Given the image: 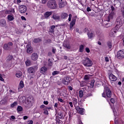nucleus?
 <instances>
[{
    "label": "nucleus",
    "instance_id": "f257e3e1",
    "mask_svg": "<svg viewBox=\"0 0 124 124\" xmlns=\"http://www.w3.org/2000/svg\"><path fill=\"white\" fill-rule=\"evenodd\" d=\"M112 95L111 91L108 87H105V89L104 90V93H102V96L103 97H105L106 98V97H108V98H110Z\"/></svg>",
    "mask_w": 124,
    "mask_h": 124
},
{
    "label": "nucleus",
    "instance_id": "f03ea898",
    "mask_svg": "<svg viewBox=\"0 0 124 124\" xmlns=\"http://www.w3.org/2000/svg\"><path fill=\"white\" fill-rule=\"evenodd\" d=\"M47 6L51 9H56L57 5L55 0H49L47 3Z\"/></svg>",
    "mask_w": 124,
    "mask_h": 124
},
{
    "label": "nucleus",
    "instance_id": "7ed1b4c3",
    "mask_svg": "<svg viewBox=\"0 0 124 124\" xmlns=\"http://www.w3.org/2000/svg\"><path fill=\"white\" fill-rule=\"evenodd\" d=\"M82 63L84 66H92L93 65V62L89 58H86L85 60L82 61Z\"/></svg>",
    "mask_w": 124,
    "mask_h": 124
},
{
    "label": "nucleus",
    "instance_id": "20e7f679",
    "mask_svg": "<svg viewBox=\"0 0 124 124\" xmlns=\"http://www.w3.org/2000/svg\"><path fill=\"white\" fill-rule=\"evenodd\" d=\"M12 47H13V43L11 42H9L7 44H4L3 48L4 50L8 51L9 50H11V49H12Z\"/></svg>",
    "mask_w": 124,
    "mask_h": 124
},
{
    "label": "nucleus",
    "instance_id": "39448f33",
    "mask_svg": "<svg viewBox=\"0 0 124 124\" xmlns=\"http://www.w3.org/2000/svg\"><path fill=\"white\" fill-rule=\"evenodd\" d=\"M117 58L119 60H123V59H124V50H121L118 51Z\"/></svg>",
    "mask_w": 124,
    "mask_h": 124
},
{
    "label": "nucleus",
    "instance_id": "423d86ee",
    "mask_svg": "<svg viewBox=\"0 0 124 124\" xmlns=\"http://www.w3.org/2000/svg\"><path fill=\"white\" fill-rule=\"evenodd\" d=\"M71 81V78L69 77H65L62 79V83H63L64 85H68Z\"/></svg>",
    "mask_w": 124,
    "mask_h": 124
},
{
    "label": "nucleus",
    "instance_id": "0eeeda50",
    "mask_svg": "<svg viewBox=\"0 0 124 124\" xmlns=\"http://www.w3.org/2000/svg\"><path fill=\"white\" fill-rule=\"evenodd\" d=\"M19 11L20 13H25L27 12V6L24 5H21L19 6Z\"/></svg>",
    "mask_w": 124,
    "mask_h": 124
},
{
    "label": "nucleus",
    "instance_id": "6e6552de",
    "mask_svg": "<svg viewBox=\"0 0 124 124\" xmlns=\"http://www.w3.org/2000/svg\"><path fill=\"white\" fill-rule=\"evenodd\" d=\"M76 109L78 114H80V115H84V113H85V109L81 108L79 107H77Z\"/></svg>",
    "mask_w": 124,
    "mask_h": 124
},
{
    "label": "nucleus",
    "instance_id": "1a4fd4ad",
    "mask_svg": "<svg viewBox=\"0 0 124 124\" xmlns=\"http://www.w3.org/2000/svg\"><path fill=\"white\" fill-rule=\"evenodd\" d=\"M77 19V16H74L73 17L72 19V21L70 23V29H72L73 27H74V25H75L76 23V19Z\"/></svg>",
    "mask_w": 124,
    "mask_h": 124
},
{
    "label": "nucleus",
    "instance_id": "9d476101",
    "mask_svg": "<svg viewBox=\"0 0 124 124\" xmlns=\"http://www.w3.org/2000/svg\"><path fill=\"white\" fill-rule=\"evenodd\" d=\"M115 16H116V14H115V12H112L108 16L107 21L109 22L110 20L113 19V17H115Z\"/></svg>",
    "mask_w": 124,
    "mask_h": 124
},
{
    "label": "nucleus",
    "instance_id": "9b49d317",
    "mask_svg": "<svg viewBox=\"0 0 124 124\" xmlns=\"http://www.w3.org/2000/svg\"><path fill=\"white\" fill-rule=\"evenodd\" d=\"M109 79L110 81H117V77L113 74H110L109 76Z\"/></svg>",
    "mask_w": 124,
    "mask_h": 124
},
{
    "label": "nucleus",
    "instance_id": "f8f14e48",
    "mask_svg": "<svg viewBox=\"0 0 124 124\" xmlns=\"http://www.w3.org/2000/svg\"><path fill=\"white\" fill-rule=\"evenodd\" d=\"M66 4V1H62V0H61L60 1H59L60 8H62V7H64Z\"/></svg>",
    "mask_w": 124,
    "mask_h": 124
},
{
    "label": "nucleus",
    "instance_id": "ddd939ff",
    "mask_svg": "<svg viewBox=\"0 0 124 124\" xmlns=\"http://www.w3.org/2000/svg\"><path fill=\"white\" fill-rule=\"evenodd\" d=\"M40 72L42 74H46L47 72V68L45 66L42 67L40 69Z\"/></svg>",
    "mask_w": 124,
    "mask_h": 124
},
{
    "label": "nucleus",
    "instance_id": "4468645a",
    "mask_svg": "<svg viewBox=\"0 0 124 124\" xmlns=\"http://www.w3.org/2000/svg\"><path fill=\"white\" fill-rule=\"evenodd\" d=\"M32 61H36L38 59V55L36 53H33L31 56Z\"/></svg>",
    "mask_w": 124,
    "mask_h": 124
},
{
    "label": "nucleus",
    "instance_id": "2eb2a0df",
    "mask_svg": "<svg viewBox=\"0 0 124 124\" xmlns=\"http://www.w3.org/2000/svg\"><path fill=\"white\" fill-rule=\"evenodd\" d=\"M27 47V53H29V54L32 53V47L31 46V45H28Z\"/></svg>",
    "mask_w": 124,
    "mask_h": 124
},
{
    "label": "nucleus",
    "instance_id": "dca6fc26",
    "mask_svg": "<svg viewBox=\"0 0 124 124\" xmlns=\"http://www.w3.org/2000/svg\"><path fill=\"white\" fill-rule=\"evenodd\" d=\"M28 71L30 74H32V75H34V68H33V67L29 68L28 69Z\"/></svg>",
    "mask_w": 124,
    "mask_h": 124
},
{
    "label": "nucleus",
    "instance_id": "f3484780",
    "mask_svg": "<svg viewBox=\"0 0 124 124\" xmlns=\"http://www.w3.org/2000/svg\"><path fill=\"white\" fill-rule=\"evenodd\" d=\"M63 46L65 47V48H66V49H67L68 50L70 49V46L69 45V43H68V42H64Z\"/></svg>",
    "mask_w": 124,
    "mask_h": 124
},
{
    "label": "nucleus",
    "instance_id": "a211bd4d",
    "mask_svg": "<svg viewBox=\"0 0 124 124\" xmlns=\"http://www.w3.org/2000/svg\"><path fill=\"white\" fill-rule=\"evenodd\" d=\"M0 26L1 27H5L6 26V21L4 19H1L0 21Z\"/></svg>",
    "mask_w": 124,
    "mask_h": 124
},
{
    "label": "nucleus",
    "instance_id": "6ab92c4d",
    "mask_svg": "<svg viewBox=\"0 0 124 124\" xmlns=\"http://www.w3.org/2000/svg\"><path fill=\"white\" fill-rule=\"evenodd\" d=\"M8 21H13L14 20V16L13 15H9L7 16Z\"/></svg>",
    "mask_w": 124,
    "mask_h": 124
},
{
    "label": "nucleus",
    "instance_id": "aec40b11",
    "mask_svg": "<svg viewBox=\"0 0 124 124\" xmlns=\"http://www.w3.org/2000/svg\"><path fill=\"white\" fill-rule=\"evenodd\" d=\"M50 15H52V12H47L44 14L45 18H48Z\"/></svg>",
    "mask_w": 124,
    "mask_h": 124
},
{
    "label": "nucleus",
    "instance_id": "412c9836",
    "mask_svg": "<svg viewBox=\"0 0 124 124\" xmlns=\"http://www.w3.org/2000/svg\"><path fill=\"white\" fill-rule=\"evenodd\" d=\"M56 27H58V25H56V26H54V25H52L50 27V29H49V32H51V33H53L54 32V30H55V28H56Z\"/></svg>",
    "mask_w": 124,
    "mask_h": 124
},
{
    "label": "nucleus",
    "instance_id": "4be33fe9",
    "mask_svg": "<svg viewBox=\"0 0 124 124\" xmlns=\"http://www.w3.org/2000/svg\"><path fill=\"white\" fill-rule=\"evenodd\" d=\"M117 31H118V30H112L111 31V32L110 33V35L111 36H115V33H116Z\"/></svg>",
    "mask_w": 124,
    "mask_h": 124
},
{
    "label": "nucleus",
    "instance_id": "5701e85b",
    "mask_svg": "<svg viewBox=\"0 0 124 124\" xmlns=\"http://www.w3.org/2000/svg\"><path fill=\"white\" fill-rule=\"evenodd\" d=\"M24 88V81L23 80L20 81L18 89H23Z\"/></svg>",
    "mask_w": 124,
    "mask_h": 124
},
{
    "label": "nucleus",
    "instance_id": "b1692460",
    "mask_svg": "<svg viewBox=\"0 0 124 124\" xmlns=\"http://www.w3.org/2000/svg\"><path fill=\"white\" fill-rule=\"evenodd\" d=\"M7 62H11V61H12V59H13V57L12 56V55H9L7 57Z\"/></svg>",
    "mask_w": 124,
    "mask_h": 124
},
{
    "label": "nucleus",
    "instance_id": "393cba45",
    "mask_svg": "<svg viewBox=\"0 0 124 124\" xmlns=\"http://www.w3.org/2000/svg\"><path fill=\"white\" fill-rule=\"evenodd\" d=\"M16 76L17 78H20V77H21V76H22V72H20V71L17 72L16 74Z\"/></svg>",
    "mask_w": 124,
    "mask_h": 124
},
{
    "label": "nucleus",
    "instance_id": "a878e982",
    "mask_svg": "<svg viewBox=\"0 0 124 124\" xmlns=\"http://www.w3.org/2000/svg\"><path fill=\"white\" fill-rule=\"evenodd\" d=\"M61 17L62 19H65V18L68 17V15L65 13H63L62 14Z\"/></svg>",
    "mask_w": 124,
    "mask_h": 124
},
{
    "label": "nucleus",
    "instance_id": "bb28decb",
    "mask_svg": "<svg viewBox=\"0 0 124 124\" xmlns=\"http://www.w3.org/2000/svg\"><path fill=\"white\" fill-rule=\"evenodd\" d=\"M11 12L12 13H14L15 12V11H14V9H12L11 11L7 10L5 11V14H10Z\"/></svg>",
    "mask_w": 124,
    "mask_h": 124
},
{
    "label": "nucleus",
    "instance_id": "cd10ccee",
    "mask_svg": "<svg viewBox=\"0 0 124 124\" xmlns=\"http://www.w3.org/2000/svg\"><path fill=\"white\" fill-rule=\"evenodd\" d=\"M87 34L89 38H93V33L92 32H89Z\"/></svg>",
    "mask_w": 124,
    "mask_h": 124
},
{
    "label": "nucleus",
    "instance_id": "c85d7f7f",
    "mask_svg": "<svg viewBox=\"0 0 124 124\" xmlns=\"http://www.w3.org/2000/svg\"><path fill=\"white\" fill-rule=\"evenodd\" d=\"M85 47V46L81 45H80V46H79V52H83L84 51V47Z\"/></svg>",
    "mask_w": 124,
    "mask_h": 124
},
{
    "label": "nucleus",
    "instance_id": "c756f323",
    "mask_svg": "<svg viewBox=\"0 0 124 124\" xmlns=\"http://www.w3.org/2000/svg\"><path fill=\"white\" fill-rule=\"evenodd\" d=\"M40 41H41V40L40 38L34 39L33 40L34 43H38V42H40Z\"/></svg>",
    "mask_w": 124,
    "mask_h": 124
},
{
    "label": "nucleus",
    "instance_id": "7c9ffc66",
    "mask_svg": "<svg viewBox=\"0 0 124 124\" xmlns=\"http://www.w3.org/2000/svg\"><path fill=\"white\" fill-rule=\"evenodd\" d=\"M24 98H25V97H20L19 99V101L20 103H23V102H24L25 100H24Z\"/></svg>",
    "mask_w": 124,
    "mask_h": 124
},
{
    "label": "nucleus",
    "instance_id": "2f4dec72",
    "mask_svg": "<svg viewBox=\"0 0 124 124\" xmlns=\"http://www.w3.org/2000/svg\"><path fill=\"white\" fill-rule=\"evenodd\" d=\"M52 18L54 19V20H59V19H60V16L54 15L53 16Z\"/></svg>",
    "mask_w": 124,
    "mask_h": 124
},
{
    "label": "nucleus",
    "instance_id": "473e14b6",
    "mask_svg": "<svg viewBox=\"0 0 124 124\" xmlns=\"http://www.w3.org/2000/svg\"><path fill=\"white\" fill-rule=\"evenodd\" d=\"M17 112H21V111H23V108L19 106L17 108Z\"/></svg>",
    "mask_w": 124,
    "mask_h": 124
},
{
    "label": "nucleus",
    "instance_id": "72a5a7b5",
    "mask_svg": "<svg viewBox=\"0 0 124 124\" xmlns=\"http://www.w3.org/2000/svg\"><path fill=\"white\" fill-rule=\"evenodd\" d=\"M18 104L17 103V102H14L13 104H11V107H12V108L15 107V106H17V105Z\"/></svg>",
    "mask_w": 124,
    "mask_h": 124
},
{
    "label": "nucleus",
    "instance_id": "f704fd0d",
    "mask_svg": "<svg viewBox=\"0 0 124 124\" xmlns=\"http://www.w3.org/2000/svg\"><path fill=\"white\" fill-rule=\"evenodd\" d=\"M25 63L27 66H30V65H31V61L27 60L26 61Z\"/></svg>",
    "mask_w": 124,
    "mask_h": 124
},
{
    "label": "nucleus",
    "instance_id": "c9c22d12",
    "mask_svg": "<svg viewBox=\"0 0 124 124\" xmlns=\"http://www.w3.org/2000/svg\"><path fill=\"white\" fill-rule=\"evenodd\" d=\"M59 73H60V72L57 71H54L52 72V75H53V76H55V75H58Z\"/></svg>",
    "mask_w": 124,
    "mask_h": 124
},
{
    "label": "nucleus",
    "instance_id": "e433bc0d",
    "mask_svg": "<svg viewBox=\"0 0 124 124\" xmlns=\"http://www.w3.org/2000/svg\"><path fill=\"white\" fill-rule=\"evenodd\" d=\"M84 94L83 93V90H80L79 91V97H83Z\"/></svg>",
    "mask_w": 124,
    "mask_h": 124
},
{
    "label": "nucleus",
    "instance_id": "4c0bfd02",
    "mask_svg": "<svg viewBox=\"0 0 124 124\" xmlns=\"http://www.w3.org/2000/svg\"><path fill=\"white\" fill-rule=\"evenodd\" d=\"M108 46L111 49L112 48V42H108Z\"/></svg>",
    "mask_w": 124,
    "mask_h": 124
},
{
    "label": "nucleus",
    "instance_id": "58836bf2",
    "mask_svg": "<svg viewBox=\"0 0 124 124\" xmlns=\"http://www.w3.org/2000/svg\"><path fill=\"white\" fill-rule=\"evenodd\" d=\"M28 102H29V104L32 103L33 102V99L32 98H28Z\"/></svg>",
    "mask_w": 124,
    "mask_h": 124
},
{
    "label": "nucleus",
    "instance_id": "ea45409f",
    "mask_svg": "<svg viewBox=\"0 0 124 124\" xmlns=\"http://www.w3.org/2000/svg\"><path fill=\"white\" fill-rule=\"evenodd\" d=\"M4 76V75L0 74V81H4V79L2 78Z\"/></svg>",
    "mask_w": 124,
    "mask_h": 124
},
{
    "label": "nucleus",
    "instance_id": "a19ab883",
    "mask_svg": "<svg viewBox=\"0 0 124 124\" xmlns=\"http://www.w3.org/2000/svg\"><path fill=\"white\" fill-rule=\"evenodd\" d=\"M47 1L48 0H41V2L43 4H45V3H46V2H47Z\"/></svg>",
    "mask_w": 124,
    "mask_h": 124
},
{
    "label": "nucleus",
    "instance_id": "79ce46f5",
    "mask_svg": "<svg viewBox=\"0 0 124 124\" xmlns=\"http://www.w3.org/2000/svg\"><path fill=\"white\" fill-rule=\"evenodd\" d=\"M111 108H112V109L113 110V112L114 113V115H116V114H117V111L115 110V108H113L112 107H111Z\"/></svg>",
    "mask_w": 124,
    "mask_h": 124
},
{
    "label": "nucleus",
    "instance_id": "37998d69",
    "mask_svg": "<svg viewBox=\"0 0 124 124\" xmlns=\"http://www.w3.org/2000/svg\"><path fill=\"white\" fill-rule=\"evenodd\" d=\"M110 101H111V103L114 104V103H115V102H116V100L114 98H111L110 99Z\"/></svg>",
    "mask_w": 124,
    "mask_h": 124
},
{
    "label": "nucleus",
    "instance_id": "c03bdc74",
    "mask_svg": "<svg viewBox=\"0 0 124 124\" xmlns=\"http://www.w3.org/2000/svg\"><path fill=\"white\" fill-rule=\"evenodd\" d=\"M84 79H85V80H89V79H90V76H89L88 75H85V76L84 77Z\"/></svg>",
    "mask_w": 124,
    "mask_h": 124
},
{
    "label": "nucleus",
    "instance_id": "a18cd8bd",
    "mask_svg": "<svg viewBox=\"0 0 124 124\" xmlns=\"http://www.w3.org/2000/svg\"><path fill=\"white\" fill-rule=\"evenodd\" d=\"M72 17V15H71V14H69V18H68L69 22H70L71 21Z\"/></svg>",
    "mask_w": 124,
    "mask_h": 124
},
{
    "label": "nucleus",
    "instance_id": "49530a36",
    "mask_svg": "<svg viewBox=\"0 0 124 124\" xmlns=\"http://www.w3.org/2000/svg\"><path fill=\"white\" fill-rule=\"evenodd\" d=\"M33 124V121L32 120H29L27 122V124Z\"/></svg>",
    "mask_w": 124,
    "mask_h": 124
},
{
    "label": "nucleus",
    "instance_id": "de8ad7c7",
    "mask_svg": "<svg viewBox=\"0 0 124 124\" xmlns=\"http://www.w3.org/2000/svg\"><path fill=\"white\" fill-rule=\"evenodd\" d=\"M85 51H86V52H87V53H90L91 52L90 48H89L88 47H86L85 48Z\"/></svg>",
    "mask_w": 124,
    "mask_h": 124
},
{
    "label": "nucleus",
    "instance_id": "09e8293b",
    "mask_svg": "<svg viewBox=\"0 0 124 124\" xmlns=\"http://www.w3.org/2000/svg\"><path fill=\"white\" fill-rule=\"evenodd\" d=\"M58 101H60V102H62V103H63V102H64L63 100H62V99L60 98H58Z\"/></svg>",
    "mask_w": 124,
    "mask_h": 124
},
{
    "label": "nucleus",
    "instance_id": "8fccbe9b",
    "mask_svg": "<svg viewBox=\"0 0 124 124\" xmlns=\"http://www.w3.org/2000/svg\"><path fill=\"white\" fill-rule=\"evenodd\" d=\"M122 25H123V23L121 22L120 24V25H117L115 27V29L117 30V28H120V27H121V26H122Z\"/></svg>",
    "mask_w": 124,
    "mask_h": 124
},
{
    "label": "nucleus",
    "instance_id": "3c124183",
    "mask_svg": "<svg viewBox=\"0 0 124 124\" xmlns=\"http://www.w3.org/2000/svg\"><path fill=\"white\" fill-rule=\"evenodd\" d=\"M52 65H53V62L49 61L48 66H52Z\"/></svg>",
    "mask_w": 124,
    "mask_h": 124
},
{
    "label": "nucleus",
    "instance_id": "603ef678",
    "mask_svg": "<svg viewBox=\"0 0 124 124\" xmlns=\"http://www.w3.org/2000/svg\"><path fill=\"white\" fill-rule=\"evenodd\" d=\"M78 103V102L77 101V99H75L74 101V105H76Z\"/></svg>",
    "mask_w": 124,
    "mask_h": 124
},
{
    "label": "nucleus",
    "instance_id": "864d4df0",
    "mask_svg": "<svg viewBox=\"0 0 124 124\" xmlns=\"http://www.w3.org/2000/svg\"><path fill=\"white\" fill-rule=\"evenodd\" d=\"M121 37L123 36V45L124 46V34L122 33L121 35Z\"/></svg>",
    "mask_w": 124,
    "mask_h": 124
},
{
    "label": "nucleus",
    "instance_id": "5fc2aeb1",
    "mask_svg": "<svg viewBox=\"0 0 124 124\" xmlns=\"http://www.w3.org/2000/svg\"><path fill=\"white\" fill-rule=\"evenodd\" d=\"M105 59L106 62H109V58H108V57H105Z\"/></svg>",
    "mask_w": 124,
    "mask_h": 124
},
{
    "label": "nucleus",
    "instance_id": "6e6d98bb",
    "mask_svg": "<svg viewBox=\"0 0 124 124\" xmlns=\"http://www.w3.org/2000/svg\"><path fill=\"white\" fill-rule=\"evenodd\" d=\"M21 19L22 20H24V21H26L27 19H26V17H25L24 16H21Z\"/></svg>",
    "mask_w": 124,
    "mask_h": 124
},
{
    "label": "nucleus",
    "instance_id": "4d7b16f0",
    "mask_svg": "<svg viewBox=\"0 0 124 124\" xmlns=\"http://www.w3.org/2000/svg\"><path fill=\"white\" fill-rule=\"evenodd\" d=\"M87 10L88 12H90V11H92V10L91 9V8L90 7H87Z\"/></svg>",
    "mask_w": 124,
    "mask_h": 124
},
{
    "label": "nucleus",
    "instance_id": "13d9d810",
    "mask_svg": "<svg viewBox=\"0 0 124 124\" xmlns=\"http://www.w3.org/2000/svg\"><path fill=\"white\" fill-rule=\"evenodd\" d=\"M69 104L70 106H71V107H73V104L72 103V102H70L69 103Z\"/></svg>",
    "mask_w": 124,
    "mask_h": 124
},
{
    "label": "nucleus",
    "instance_id": "bf43d9fd",
    "mask_svg": "<svg viewBox=\"0 0 124 124\" xmlns=\"http://www.w3.org/2000/svg\"><path fill=\"white\" fill-rule=\"evenodd\" d=\"M44 114H45V115H48V114H49V113L48 112V110H45L44 111Z\"/></svg>",
    "mask_w": 124,
    "mask_h": 124
},
{
    "label": "nucleus",
    "instance_id": "052dcab7",
    "mask_svg": "<svg viewBox=\"0 0 124 124\" xmlns=\"http://www.w3.org/2000/svg\"><path fill=\"white\" fill-rule=\"evenodd\" d=\"M28 116H24V117H23V120H27V119H28Z\"/></svg>",
    "mask_w": 124,
    "mask_h": 124
},
{
    "label": "nucleus",
    "instance_id": "680f3d73",
    "mask_svg": "<svg viewBox=\"0 0 124 124\" xmlns=\"http://www.w3.org/2000/svg\"><path fill=\"white\" fill-rule=\"evenodd\" d=\"M44 107H45V105H42L40 107V108H44Z\"/></svg>",
    "mask_w": 124,
    "mask_h": 124
},
{
    "label": "nucleus",
    "instance_id": "e2e57ef3",
    "mask_svg": "<svg viewBox=\"0 0 124 124\" xmlns=\"http://www.w3.org/2000/svg\"><path fill=\"white\" fill-rule=\"evenodd\" d=\"M44 104H45V105H48V101H44Z\"/></svg>",
    "mask_w": 124,
    "mask_h": 124
},
{
    "label": "nucleus",
    "instance_id": "0e129e2a",
    "mask_svg": "<svg viewBox=\"0 0 124 124\" xmlns=\"http://www.w3.org/2000/svg\"><path fill=\"white\" fill-rule=\"evenodd\" d=\"M52 52L55 54V53H56V48H53Z\"/></svg>",
    "mask_w": 124,
    "mask_h": 124
},
{
    "label": "nucleus",
    "instance_id": "69168bd1",
    "mask_svg": "<svg viewBox=\"0 0 124 124\" xmlns=\"http://www.w3.org/2000/svg\"><path fill=\"white\" fill-rule=\"evenodd\" d=\"M68 89L70 90V91H72V90H73V89L71 86H69Z\"/></svg>",
    "mask_w": 124,
    "mask_h": 124
},
{
    "label": "nucleus",
    "instance_id": "338daca9",
    "mask_svg": "<svg viewBox=\"0 0 124 124\" xmlns=\"http://www.w3.org/2000/svg\"><path fill=\"white\" fill-rule=\"evenodd\" d=\"M11 119H12V120H15V116H11Z\"/></svg>",
    "mask_w": 124,
    "mask_h": 124
},
{
    "label": "nucleus",
    "instance_id": "774afa93",
    "mask_svg": "<svg viewBox=\"0 0 124 124\" xmlns=\"http://www.w3.org/2000/svg\"><path fill=\"white\" fill-rule=\"evenodd\" d=\"M21 2V0H17V4H19V3H20Z\"/></svg>",
    "mask_w": 124,
    "mask_h": 124
}]
</instances>
